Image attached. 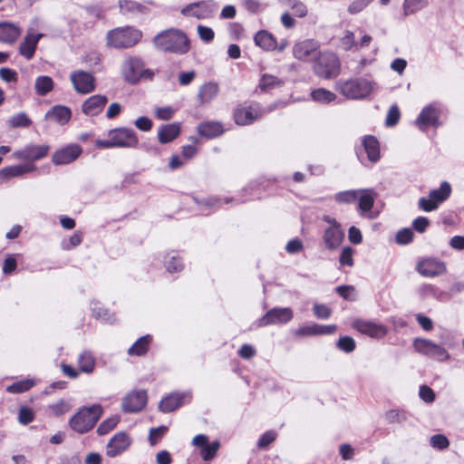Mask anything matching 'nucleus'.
Returning <instances> with one entry per match:
<instances>
[{"mask_svg": "<svg viewBox=\"0 0 464 464\" xmlns=\"http://www.w3.org/2000/svg\"><path fill=\"white\" fill-rule=\"evenodd\" d=\"M155 47L160 51L185 54L190 49V42L184 32L170 28L162 31L153 38Z\"/></svg>", "mask_w": 464, "mask_h": 464, "instance_id": "f257e3e1", "label": "nucleus"}, {"mask_svg": "<svg viewBox=\"0 0 464 464\" xmlns=\"http://www.w3.org/2000/svg\"><path fill=\"white\" fill-rule=\"evenodd\" d=\"M94 144L98 149H135L139 144V139L133 130L129 128H117L108 132L107 140H96Z\"/></svg>", "mask_w": 464, "mask_h": 464, "instance_id": "f03ea898", "label": "nucleus"}, {"mask_svg": "<svg viewBox=\"0 0 464 464\" xmlns=\"http://www.w3.org/2000/svg\"><path fill=\"white\" fill-rule=\"evenodd\" d=\"M102 414V408L99 404L83 407L69 420V425L72 430L82 434L94 427Z\"/></svg>", "mask_w": 464, "mask_h": 464, "instance_id": "7ed1b4c3", "label": "nucleus"}, {"mask_svg": "<svg viewBox=\"0 0 464 464\" xmlns=\"http://www.w3.org/2000/svg\"><path fill=\"white\" fill-rule=\"evenodd\" d=\"M142 37L140 30L130 26L118 27L109 31L106 34V44L115 49H124L134 46Z\"/></svg>", "mask_w": 464, "mask_h": 464, "instance_id": "20e7f679", "label": "nucleus"}, {"mask_svg": "<svg viewBox=\"0 0 464 464\" xmlns=\"http://www.w3.org/2000/svg\"><path fill=\"white\" fill-rule=\"evenodd\" d=\"M335 90L347 99L358 100L367 97L373 90V83L364 78L338 81Z\"/></svg>", "mask_w": 464, "mask_h": 464, "instance_id": "39448f33", "label": "nucleus"}, {"mask_svg": "<svg viewBox=\"0 0 464 464\" xmlns=\"http://www.w3.org/2000/svg\"><path fill=\"white\" fill-rule=\"evenodd\" d=\"M124 79L131 83H137L141 78L151 79L153 72L144 68V63L140 57L130 56L126 58L121 66Z\"/></svg>", "mask_w": 464, "mask_h": 464, "instance_id": "423d86ee", "label": "nucleus"}, {"mask_svg": "<svg viewBox=\"0 0 464 464\" xmlns=\"http://www.w3.org/2000/svg\"><path fill=\"white\" fill-rule=\"evenodd\" d=\"M314 70L321 78H335L340 73V61L333 53H320L314 63Z\"/></svg>", "mask_w": 464, "mask_h": 464, "instance_id": "0eeeda50", "label": "nucleus"}, {"mask_svg": "<svg viewBox=\"0 0 464 464\" xmlns=\"http://www.w3.org/2000/svg\"><path fill=\"white\" fill-rule=\"evenodd\" d=\"M413 347L417 353L438 362H446L450 358V353L443 346L428 339L416 338L413 341Z\"/></svg>", "mask_w": 464, "mask_h": 464, "instance_id": "6e6552de", "label": "nucleus"}, {"mask_svg": "<svg viewBox=\"0 0 464 464\" xmlns=\"http://www.w3.org/2000/svg\"><path fill=\"white\" fill-rule=\"evenodd\" d=\"M451 193V187L449 182L443 181L437 189L430 192L428 198L419 199V207L423 211L430 212L438 208L439 205L445 201Z\"/></svg>", "mask_w": 464, "mask_h": 464, "instance_id": "1a4fd4ad", "label": "nucleus"}, {"mask_svg": "<svg viewBox=\"0 0 464 464\" xmlns=\"http://www.w3.org/2000/svg\"><path fill=\"white\" fill-rule=\"evenodd\" d=\"M294 313L289 307H275L270 309L257 322L258 327L270 324H286L293 319Z\"/></svg>", "mask_w": 464, "mask_h": 464, "instance_id": "9d476101", "label": "nucleus"}, {"mask_svg": "<svg viewBox=\"0 0 464 464\" xmlns=\"http://www.w3.org/2000/svg\"><path fill=\"white\" fill-rule=\"evenodd\" d=\"M266 114L263 108L257 104L237 108L234 111L235 122L237 125H248Z\"/></svg>", "mask_w": 464, "mask_h": 464, "instance_id": "9b49d317", "label": "nucleus"}, {"mask_svg": "<svg viewBox=\"0 0 464 464\" xmlns=\"http://www.w3.org/2000/svg\"><path fill=\"white\" fill-rule=\"evenodd\" d=\"M216 10V6L211 2H197L187 5L180 10L182 15L186 17H194L198 20L210 18Z\"/></svg>", "mask_w": 464, "mask_h": 464, "instance_id": "f8f14e48", "label": "nucleus"}, {"mask_svg": "<svg viewBox=\"0 0 464 464\" xmlns=\"http://www.w3.org/2000/svg\"><path fill=\"white\" fill-rule=\"evenodd\" d=\"M50 147L46 144H28L24 148L15 150L13 157L16 160L34 162L47 156Z\"/></svg>", "mask_w": 464, "mask_h": 464, "instance_id": "ddd939ff", "label": "nucleus"}, {"mask_svg": "<svg viewBox=\"0 0 464 464\" xmlns=\"http://www.w3.org/2000/svg\"><path fill=\"white\" fill-rule=\"evenodd\" d=\"M70 80L74 90L82 94H87L95 90V79L93 75L85 71H75L70 75Z\"/></svg>", "mask_w": 464, "mask_h": 464, "instance_id": "4468645a", "label": "nucleus"}, {"mask_svg": "<svg viewBox=\"0 0 464 464\" xmlns=\"http://www.w3.org/2000/svg\"><path fill=\"white\" fill-rule=\"evenodd\" d=\"M352 326L356 331L372 338H382L387 333V327L376 322L356 319L353 322Z\"/></svg>", "mask_w": 464, "mask_h": 464, "instance_id": "2eb2a0df", "label": "nucleus"}, {"mask_svg": "<svg viewBox=\"0 0 464 464\" xmlns=\"http://www.w3.org/2000/svg\"><path fill=\"white\" fill-rule=\"evenodd\" d=\"M147 402V392L144 390L132 391L126 394L121 401V409L124 412H137L141 411Z\"/></svg>", "mask_w": 464, "mask_h": 464, "instance_id": "dca6fc26", "label": "nucleus"}, {"mask_svg": "<svg viewBox=\"0 0 464 464\" xmlns=\"http://www.w3.org/2000/svg\"><path fill=\"white\" fill-rule=\"evenodd\" d=\"M192 444L199 449V455L205 461L212 460L220 448L218 440L209 442L208 437L204 434L195 436L192 440Z\"/></svg>", "mask_w": 464, "mask_h": 464, "instance_id": "f3484780", "label": "nucleus"}, {"mask_svg": "<svg viewBox=\"0 0 464 464\" xmlns=\"http://www.w3.org/2000/svg\"><path fill=\"white\" fill-rule=\"evenodd\" d=\"M132 442L131 438L126 432L116 433L106 446V454L110 458H115L125 452Z\"/></svg>", "mask_w": 464, "mask_h": 464, "instance_id": "a211bd4d", "label": "nucleus"}, {"mask_svg": "<svg viewBox=\"0 0 464 464\" xmlns=\"http://www.w3.org/2000/svg\"><path fill=\"white\" fill-rule=\"evenodd\" d=\"M440 111L433 105L425 106L415 121V125L419 130L424 131L429 127H437L440 125Z\"/></svg>", "mask_w": 464, "mask_h": 464, "instance_id": "6ab92c4d", "label": "nucleus"}, {"mask_svg": "<svg viewBox=\"0 0 464 464\" xmlns=\"http://www.w3.org/2000/svg\"><path fill=\"white\" fill-rule=\"evenodd\" d=\"M82 152V148L77 144H70L56 150L52 157L55 165H65L74 161Z\"/></svg>", "mask_w": 464, "mask_h": 464, "instance_id": "aec40b11", "label": "nucleus"}, {"mask_svg": "<svg viewBox=\"0 0 464 464\" xmlns=\"http://www.w3.org/2000/svg\"><path fill=\"white\" fill-rule=\"evenodd\" d=\"M191 399L190 392H172L166 397H164L160 404L159 409L160 411L164 413L171 412L180 407L186 400Z\"/></svg>", "mask_w": 464, "mask_h": 464, "instance_id": "412c9836", "label": "nucleus"}, {"mask_svg": "<svg viewBox=\"0 0 464 464\" xmlns=\"http://www.w3.org/2000/svg\"><path fill=\"white\" fill-rule=\"evenodd\" d=\"M318 48L317 42L311 39L304 40L293 46V55L298 60L309 61L316 56Z\"/></svg>", "mask_w": 464, "mask_h": 464, "instance_id": "4be33fe9", "label": "nucleus"}, {"mask_svg": "<svg viewBox=\"0 0 464 464\" xmlns=\"http://www.w3.org/2000/svg\"><path fill=\"white\" fill-rule=\"evenodd\" d=\"M417 271L423 276H438L446 272L445 263L435 258H425L417 264Z\"/></svg>", "mask_w": 464, "mask_h": 464, "instance_id": "5701e85b", "label": "nucleus"}, {"mask_svg": "<svg viewBox=\"0 0 464 464\" xmlns=\"http://www.w3.org/2000/svg\"><path fill=\"white\" fill-rule=\"evenodd\" d=\"M344 239V232L341 226L328 227L323 234L324 247L328 250L337 249Z\"/></svg>", "mask_w": 464, "mask_h": 464, "instance_id": "b1692460", "label": "nucleus"}, {"mask_svg": "<svg viewBox=\"0 0 464 464\" xmlns=\"http://www.w3.org/2000/svg\"><path fill=\"white\" fill-rule=\"evenodd\" d=\"M108 102L105 95L96 94L89 97L82 105V112L87 116L99 114Z\"/></svg>", "mask_w": 464, "mask_h": 464, "instance_id": "393cba45", "label": "nucleus"}, {"mask_svg": "<svg viewBox=\"0 0 464 464\" xmlns=\"http://www.w3.org/2000/svg\"><path fill=\"white\" fill-rule=\"evenodd\" d=\"M44 36L43 34H27L19 46V53L27 60L34 57L37 44Z\"/></svg>", "mask_w": 464, "mask_h": 464, "instance_id": "a878e982", "label": "nucleus"}, {"mask_svg": "<svg viewBox=\"0 0 464 464\" xmlns=\"http://www.w3.org/2000/svg\"><path fill=\"white\" fill-rule=\"evenodd\" d=\"M21 34V29L13 23H0V43L14 44Z\"/></svg>", "mask_w": 464, "mask_h": 464, "instance_id": "bb28decb", "label": "nucleus"}, {"mask_svg": "<svg viewBox=\"0 0 464 464\" xmlns=\"http://www.w3.org/2000/svg\"><path fill=\"white\" fill-rule=\"evenodd\" d=\"M180 124L172 122L160 127L158 130V139L160 143L166 144L174 140L180 133Z\"/></svg>", "mask_w": 464, "mask_h": 464, "instance_id": "cd10ccee", "label": "nucleus"}, {"mask_svg": "<svg viewBox=\"0 0 464 464\" xmlns=\"http://www.w3.org/2000/svg\"><path fill=\"white\" fill-rule=\"evenodd\" d=\"M255 44L266 52L274 51L277 48V43L275 37L266 30H260L254 37Z\"/></svg>", "mask_w": 464, "mask_h": 464, "instance_id": "c85d7f7f", "label": "nucleus"}, {"mask_svg": "<svg viewBox=\"0 0 464 464\" xmlns=\"http://www.w3.org/2000/svg\"><path fill=\"white\" fill-rule=\"evenodd\" d=\"M198 132L200 136L213 139L221 135L224 132V128L218 121H205L198 124Z\"/></svg>", "mask_w": 464, "mask_h": 464, "instance_id": "c756f323", "label": "nucleus"}, {"mask_svg": "<svg viewBox=\"0 0 464 464\" xmlns=\"http://www.w3.org/2000/svg\"><path fill=\"white\" fill-rule=\"evenodd\" d=\"M72 117V111L70 108L63 105L53 106L51 110H49L45 118L53 120L60 124L67 123Z\"/></svg>", "mask_w": 464, "mask_h": 464, "instance_id": "7c9ffc66", "label": "nucleus"}, {"mask_svg": "<svg viewBox=\"0 0 464 464\" xmlns=\"http://www.w3.org/2000/svg\"><path fill=\"white\" fill-rule=\"evenodd\" d=\"M34 169L35 166L33 163L9 166L0 169V178L9 179L13 177H19L32 172Z\"/></svg>", "mask_w": 464, "mask_h": 464, "instance_id": "2f4dec72", "label": "nucleus"}, {"mask_svg": "<svg viewBox=\"0 0 464 464\" xmlns=\"http://www.w3.org/2000/svg\"><path fill=\"white\" fill-rule=\"evenodd\" d=\"M362 145L367 154V158L372 162H376L380 159V145L377 139L373 136H366L362 140Z\"/></svg>", "mask_w": 464, "mask_h": 464, "instance_id": "473e14b6", "label": "nucleus"}, {"mask_svg": "<svg viewBox=\"0 0 464 464\" xmlns=\"http://www.w3.org/2000/svg\"><path fill=\"white\" fill-rule=\"evenodd\" d=\"M219 87L215 82H208L202 85L198 93L200 103H207L213 100L218 93Z\"/></svg>", "mask_w": 464, "mask_h": 464, "instance_id": "72a5a7b5", "label": "nucleus"}, {"mask_svg": "<svg viewBox=\"0 0 464 464\" xmlns=\"http://www.w3.org/2000/svg\"><path fill=\"white\" fill-rule=\"evenodd\" d=\"M151 342V336L150 334L140 337L129 349V355L140 356L146 353L149 345Z\"/></svg>", "mask_w": 464, "mask_h": 464, "instance_id": "f704fd0d", "label": "nucleus"}, {"mask_svg": "<svg viewBox=\"0 0 464 464\" xmlns=\"http://www.w3.org/2000/svg\"><path fill=\"white\" fill-rule=\"evenodd\" d=\"M360 191V195L358 198L359 201V208L362 212H367L372 209L374 203L375 192L372 189H358Z\"/></svg>", "mask_w": 464, "mask_h": 464, "instance_id": "c9c22d12", "label": "nucleus"}, {"mask_svg": "<svg viewBox=\"0 0 464 464\" xmlns=\"http://www.w3.org/2000/svg\"><path fill=\"white\" fill-rule=\"evenodd\" d=\"M54 82L50 76L41 75L35 79L34 90L40 96H44L53 91Z\"/></svg>", "mask_w": 464, "mask_h": 464, "instance_id": "e433bc0d", "label": "nucleus"}, {"mask_svg": "<svg viewBox=\"0 0 464 464\" xmlns=\"http://www.w3.org/2000/svg\"><path fill=\"white\" fill-rule=\"evenodd\" d=\"M119 7L123 14H137L146 11L145 6L132 0L119 1Z\"/></svg>", "mask_w": 464, "mask_h": 464, "instance_id": "4c0bfd02", "label": "nucleus"}, {"mask_svg": "<svg viewBox=\"0 0 464 464\" xmlns=\"http://www.w3.org/2000/svg\"><path fill=\"white\" fill-rule=\"evenodd\" d=\"M429 0H404L402 4L403 15L409 16L427 7Z\"/></svg>", "mask_w": 464, "mask_h": 464, "instance_id": "58836bf2", "label": "nucleus"}, {"mask_svg": "<svg viewBox=\"0 0 464 464\" xmlns=\"http://www.w3.org/2000/svg\"><path fill=\"white\" fill-rule=\"evenodd\" d=\"M312 99L322 104H328L336 99V95L324 88H318L311 92Z\"/></svg>", "mask_w": 464, "mask_h": 464, "instance_id": "ea45409f", "label": "nucleus"}, {"mask_svg": "<svg viewBox=\"0 0 464 464\" xmlns=\"http://www.w3.org/2000/svg\"><path fill=\"white\" fill-rule=\"evenodd\" d=\"M79 368L82 372L91 373L95 367V360L90 352H83L78 358Z\"/></svg>", "mask_w": 464, "mask_h": 464, "instance_id": "a19ab883", "label": "nucleus"}, {"mask_svg": "<svg viewBox=\"0 0 464 464\" xmlns=\"http://www.w3.org/2000/svg\"><path fill=\"white\" fill-rule=\"evenodd\" d=\"M360 195V191L358 189H350L338 192L334 195V200L337 203L342 204H351L357 201Z\"/></svg>", "mask_w": 464, "mask_h": 464, "instance_id": "79ce46f5", "label": "nucleus"}, {"mask_svg": "<svg viewBox=\"0 0 464 464\" xmlns=\"http://www.w3.org/2000/svg\"><path fill=\"white\" fill-rule=\"evenodd\" d=\"M34 385L35 381L34 379H24L8 385L6 392L10 393H21L29 391Z\"/></svg>", "mask_w": 464, "mask_h": 464, "instance_id": "37998d69", "label": "nucleus"}, {"mask_svg": "<svg viewBox=\"0 0 464 464\" xmlns=\"http://www.w3.org/2000/svg\"><path fill=\"white\" fill-rule=\"evenodd\" d=\"M120 421V417L115 415L103 420L98 427L99 435H105L113 430Z\"/></svg>", "mask_w": 464, "mask_h": 464, "instance_id": "c03bdc74", "label": "nucleus"}, {"mask_svg": "<svg viewBox=\"0 0 464 464\" xmlns=\"http://www.w3.org/2000/svg\"><path fill=\"white\" fill-rule=\"evenodd\" d=\"M92 310L93 315L98 319L110 323H112L114 321L113 314H110L108 310L100 307L98 302L92 303Z\"/></svg>", "mask_w": 464, "mask_h": 464, "instance_id": "a18cd8bd", "label": "nucleus"}, {"mask_svg": "<svg viewBox=\"0 0 464 464\" xmlns=\"http://www.w3.org/2000/svg\"><path fill=\"white\" fill-rule=\"evenodd\" d=\"M70 404L64 400H60L59 401L48 406L50 413L55 417L65 414L70 411Z\"/></svg>", "mask_w": 464, "mask_h": 464, "instance_id": "49530a36", "label": "nucleus"}, {"mask_svg": "<svg viewBox=\"0 0 464 464\" xmlns=\"http://www.w3.org/2000/svg\"><path fill=\"white\" fill-rule=\"evenodd\" d=\"M10 126L14 128L28 127L32 121L24 112L17 113L12 116L8 121Z\"/></svg>", "mask_w": 464, "mask_h": 464, "instance_id": "de8ad7c7", "label": "nucleus"}, {"mask_svg": "<svg viewBox=\"0 0 464 464\" xmlns=\"http://www.w3.org/2000/svg\"><path fill=\"white\" fill-rule=\"evenodd\" d=\"M354 250L351 246H345L342 249L339 256V263L341 266H353Z\"/></svg>", "mask_w": 464, "mask_h": 464, "instance_id": "09e8293b", "label": "nucleus"}, {"mask_svg": "<svg viewBox=\"0 0 464 464\" xmlns=\"http://www.w3.org/2000/svg\"><path fill=\"white\" fill-rule=\"evenodd\" d=\"M82 241V234L80 231L74 232L69 239L62 242V248L63 250H71L72 248L79 246Z\"/></svg>", "mask_w": 464, "mask_h": 464, "instance_id": "8fccbe9b", "label": "nucleus"}, {"mask_svg": "<svg viewBox=\"0 0 464 464\" xmlns=\"http://www.w3.org/2000/svg\"><path fill=\"white\" fill-rule=\"evenodd\" d=\"M288 6L291 7L295 15L304 17L307 14L306 5L299 0H287Z\"/></svg>", "mask_w": 464, "mask_h": 464, "instance_id": "3c124183", "label": "nucleus"}, {"mask_svg": "<svg viewBox=\"0 0 464 464\" xmlns=\"http://www.w3.org/2000/svg\"><path fill=\"white\" fill-rule=\"evenodd\" d=\"M337 347L344 353H352L355 349V341L350 336H343L337 342Z\"/></svg>", "mask_w": 464, "mask_h": 464, "instance_id": "603ef678", "label": "nucleus"}, {"mask_svg": "<svg viewBox=\"0 0 464 464\" xmlns=\"http://www.w3.org/2000/svg\"><path fill=\"white\" fill-rule=\"evenodd\" d=\"M197 33L199 38L205 43L212 42L215 37L214 31L210 27L205 25L198 24L197 26Z\"/></svg>", "mask_w": 464, "mask_h": 464, "instance_id": "864d4df0", "label": "nucleus"}, {"mask_svg": "<svg viewBox=\"0 0 464 464\" xmlns=\"http://www.w3.org/2000/svg\"><path fill=\"white\" fill-rule=\"evenodd\" d=\"M277 437V433L275 430H268L265 432L257 441V447L259 449H266L269 446L273 441L276 440Z\"/></svg>", "mask_w": 464, "mask_h": 464, "instance_id": "5fc2aeb1", "label": "nucleus"}, {"mask_svg": "<svg viewBox=\"0 0 464 464\" xmlns=\"http://www.w3.org/2000/svg\"><path fill=\"white\" fill-rule=\"evenodd\" d=\"M401 112L397 105H392L386 116L385 123L387 126H394L398 123Z\"/></svg>", "mask_w": 464, "mask_h": 464, "instance_id": "6e6d98bb", "label": "nucleus"}, {"mask_svg": "<svg viewBox=\"0 0 464 464\" xmlns=\"http://www.w3.org/2000/svg\"><path fill=\"white\" fill-rule=\"evenodd\" d=\"M175 113V110L171 106L157 107L155 109V116L160 121L170 120Z\"/></svg>", "mask_w": 464, "mask_h": 464, "instance_id": "4d7b16f0", "label": "nucleus"}, {"mask_svg": "<svg viewBox=\"0 0 464 464\" xmlns=\"http://www.w3.org/2000/svg\"><path fill=\"white\" fill-rule=\"evenodd\" d=\"M34 419V414L33 411L28 407H21L18 412V421L23 424L26 425L30 422H32Z\"/></svg>", "mask_w": 464, "mask_h": 464, "instance_id": "13d9d810", "label": "nucleus"}, {"mask_svg": "<svg viewBox=\"0 0 464 464\" xmlns=\"http://www.w3.org/2000/svg\"><path fill=\"white\" fill-rule=\"evenodd\" d=\"M276 85H281V82L273 75H263L259 82V86L263 91H267Z\"/></svg>", "mask_w": 464, "mask_h": 464, "instance_id": "bf43d9fd", "label": "nucleus"}, {"mask_svg": "<svg viewBox=\"0 0 464 464\" xmlns=\"http://www.w3.org/2000/svg\"><path fill=\"white\" fill-rule=\"evenodd\" d=\"M430 445L433 448L444 450L449 447L450 441L446 436L441 434H436L430 438Z\"/></svg>", "mask_w": 464, "mask_h": 464, "instance_id": "052dcab7", "label": "nucleus"}, {"mask_svg": "<svg viewBox=\"0 0 464 464\" xmlns=\"http://www.w3.org/2000/svg\"><path fill=\"white\" fill-rule=\"evenodd\" d=\"M166 267L169 273L181 271L183 265L179 260V256L172 255L166 260Z\"/></svg>", "mask_w": 464, "mask_h": 464, "instance_id": "680f3d73", "label": "nucleus"}, {"mask_svg": "<svg viewBox=\"0 0 464 464\" xmlns=\"http://www.w3.org/2000/svg\"><path fill=\"white\" fill-rule=\"evenodd\" d=\"M413 232L411 228H403L396 235V242L400 245H406L412 240Z\"/></svg>", "mask_w": 464, "mask_h": 464, "instance_id": "e2e57ef3", "label": "nucleus"}, {"mask_svg": "<svg viewBox=\"0 0 464 464\" xmlns=\"http://www.w3.org/2000/svg\"><path fill=\"white\" fill-rule=\"evenodd\" d=\"M319 324H314L311 325H305L300 327L295 331V335L297 336H311V335H318Z\"/></svg>", "mask_w": 464, "mask_h": 464, "instance_id": "0e129e2a", "label": "nucleus"}, {"mask_svg": "<svg viewBox=\"0 0 464 464\" xmlns=\"http://www.w3.org/2000/svg\"><path fill=\"white\" fill-rule=\"evenodd\" d=\"M370 3L368 0H353L348 6V12L351 14H355L364 10Z\"/></svg>", "mask_w": 464, "mask_h": 464, "instance_id": "69168bd1", "label": "nucleus"}, {"mask_svg": "<svg viewBox=\"0 0 464 464\" xmlns=\"http://www.w3.org/2000/svg\"><path fill=\"white\" fill-rule=\"evenodd\" d=\"M419 395H420V399L427 403L433 402L435 400L434 392L432 391L431 388H430L427 385H421L420 387Z\"/></svg>", "mask_w": 464, "mask_h": 464, "instance_id": "338daca9", "label": "nucleus"}, {"mask_svg": "<svg viewBox=\"0 0 464 464\" xmlns=\"http://www.w3.org/2000/svg\"><path fill=\"white\" fill-rule=\"evenodd\" d=\"M134 125L141 131H149L151 130L153 123L150 118L146 116H140L136 119Z\"/></svg>", "mask_w": 464, "mask_h": 464, "instance_id": "774afa93", "label": "nucleus"}]
</instances>
